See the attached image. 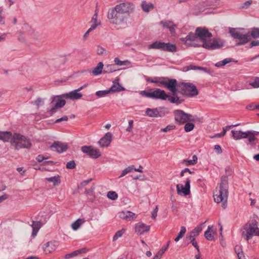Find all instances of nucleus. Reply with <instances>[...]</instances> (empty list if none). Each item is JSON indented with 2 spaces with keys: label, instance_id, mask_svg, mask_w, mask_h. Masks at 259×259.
<instances>
[{
  "label": "nucleus",
  "instance_id": "obj_24",
  "mask_svg": "<svg viewBox=\"0 0 259 259\" xmlns=\"http://www.w3.org/2000/svg\"><path fill=\"white\" fill-rule=\"evenodd\" d=\"M162 51L175 52L177 51V48L176 45L174 44L163 42Z\"/></svg>",
  "mask_w": 259,
  "mask_h": 259
},
{
  "label": "nucleus",
  "instance_id": "obj_31",
  "mask_svg": "<svg viewBox=\"0 0 259 259\" xmlns=\"http://www.w3.org/2000/svg\"><path fill=\"white\" fill-rule=\"evenodd\" d=\"M238 125H239V124H234V125H227L225 127H224L223 128V131L222 132V133H218L217 134H216L214 137L215 138H221V137H223L225 135L227 131L228 130H229L230 127H235V126H238Z\"/></svg>",
  "mask_w": 259,
  "mask_h": 259
},
{
  "label": "nucleus",
  "instance_id": "obj_42",
  "mask_svg": "<svg viewBox=\"0 0 259 259\" xmlns=\"http://www.w3.org/2000/svg\"><path fill=\"white\" fill-rule=\"evenodd\" d=\"M110 93L109 90L104 91H99L96 92V95L99 98L106 96L107 94Z\"/></svg>",
  "mask_w": 259,
  "mask_h": 259
},
{
  "label": "nucleus",
  "instance_id": "obj_48",
  "mask_svg": "<svg viewBox=\"0 0 259 259\" xmlns=\"http://www.w3.org/2000/svg\"><path fill=\"white\" fill-rule=\"evenodd\" d=\"M187 36V38L188 39V40H190V41H195L198 38L197 35H196V32L194 33H192V32H190Z\"/></svg>",
  "mask_w": 259,
  "mask_h": 259
},
{
  "label": "nucleus",
  "instance_id": "obj_62",
  "mask_svg": "<svg viewBox=\"0 0 259 259\" xmlns=\"http://www.w3.org/2000/svg\"><path fill=\"white\" fill-rule=\"evenodd\" d=\"M133 123L134 121L133 120H130L128 121V126L126 128V131L128 132H131L132 131V128L133 127Z\"/></svg>",
  "mask_w": 259,
  "mask_h": 259
},
{
  "label": "nucleus",
  "instance_id": "obj_37",
  "mask_svg": "<svg viewBox=\"0 0 259 259\" xmlns=\"http://www.w3.org/2000/svg\"><path fill=\"white\" fill-rule=\"evenodd\" d=\"M84 222V221L83 219H78L77 220H76L75 222L72 224L71 227L72 229L74 230H77L80 226L81 224Z\"/></svg>",
  "mask_w": 259,
  "mask_h": 259
},
{
  "label": "nucleus",
  "instance_id": "obj_38",
  "mask_svg": "<svg viewBox=\"0 0 259 259\" xmlns=\"http://www.w3.org/2000/svg\"><path fill=\"white\" fill-rule=\"evenodd\" d=\"M134 166L133 165H130L128 166L127 167L125 168L122 171L121 174L119 176V178H121L124 176H125L128 173L132 171L133 170H134Z\"/></svg>",
  "mask_w": 259,
  "mask_h": 259
},
{
  "label": "nucleus",
  "instance_id": "obj_10",
  "mask_svg": "<svg viewBox=\"0 0 259 259\" xmlns=\"http://www.w3.org/2000/svg\"><path fill=\"white\" fill-rule=\"evenodd\" d=\"M165 110L164 107L154 109L147 108L146 110V114L150 117H162L165 115Z\"/></svg>",
  "mask_w": 259,
  "mask_h": 259
},
{
  "label": "nucleus",
  "instance_id": "obj_18",
  "mask_svg": "<svg viewBox=\"0 0 259 259\" xmlns=\"http://www.w3.org/2000/svg\"><path fill=\"white\" fill-rule=\"evenodd\" d=\"M231 133L232 134L233 139L236 140L247 138L248 136V134L251 133L250 131L243 132L241 131L235 130H232Z\"/></svg>",
  "mask_w": 259,
  "mask_h": 259
},
{
  "label": "nucleus",
  "instance_id": "obj_50",
  "mask_svg": "<svg viewBox=\"0 0 259 259\" xmlns=\"http://www.w3.org/2000/svg\"><path fill=\"white\" fill-rule=\"evenodd\" d=\"M114 62L116 65L122 66V65H126L128 62L127 61H120L118 58H115L114 59Z\"/></svg>",
  "mask_w": 259,
  "mask_h": 259
},
{
  "label": "nucleus",
  "instance_id": "obj_19",
  "mask_svg": "<svg viewBox=\"0 0 259 259\" xmlns=\"http://www.w3.org/2000/svg\"><path fill=\"white\" fill-rule=\"evenodd\" d=\"M53 150L59 153H62L65 151L68 146L66 144L60 142L59 141L55 142L51 146Z\"/></svg>",
  "mask_w": 259,
  "mask_h": 259
},
{
  "label": "nucleus",
  "instance_id": "obj_54",
  "mask_svg": "<svg viewBox=\"0 0 259 259\" xmlns=\"http://www.w3.org/2000/svg\"><path fill=\"white\" fill-rule=\"evenodd\" d=\"M249 84L254 88H259V77H256L254 81L250 82Z\"/></svg>",
  "mask_w": 259,
  "mask_h": 259
},
{
  "label": "nucleus",
  "instance_id": "obj_40",
  "mask_svg": "<svg viewBox=\"0 0 259 259\" xmlns=\"http://www.w3.org/2000/svg\"><path fill=\"white\" fill-rule=\"evenodd\" d=\"M116 71V69L115 68L114 65H108L106 66L105 69L103 71V73H110Z\"/></svg>",
  "mask_w": 259,
  "mask_h": 259
},
{
  "label": "nucleus",
  "instance_id": "obj_64",
  "mask_svg": "<svg viewBox=\"0 0 259 259\" xmlns=\"http://www.w3.org/2000/svg\"><path fill=\"white\" fill-rule=\"evenodd\" d=\"M163 254V251L162 250H159L152 259H160L161 257Z\"/></svg>",
  "mask_w": 259,
  "mask_h": 259
},
{
  "label": "nucleus",
  "instance_id": "obj_45",
  "mask_svg": "<svg viewBox=\"0 0 259 259\" xmlns=\"http://www.w3.org/2000/svg\"><path fill=\"white\" fill-rule=\"evenodd\" d=\"M250 35L253 38L259 37V28H253L251 31Z\"/></svg>",
  "mask_w": 259,
  "mask_h": 259
},
{
  "label": "nucleus",
  "instance_id": "obj_14",
  "mask_svg": "<svg viewBox=\"0 0 259 259\" xmlns=\"http://www.w3.org/2000/svg\"><path fill=\"white\" fill-rule=\"evenodd\" d=\"M168 97V95L165 92L159 89L152 90V99H160L165 100Z\"/></svg>",
  "mask_w": 259,
  "mask_h": 259
},
{
  "label": "nucleus",
  "instance_id": "obj_63",
  "mask_svg": "<svg viewBox=\"0 0 259 259\" xmlns=\"http://www.w3.org/2000/svg\"><path fill=\"white\" fill-rule=\"evenodd\" d=\"M34 104H35L37 107H39V106L42 104V100L40 98H38L36 100L34 101Z\"/></svg>",
  "mask_w": 259,
  "mask_h": 259
},
{
  "label": "nucleus",
  "instance_id": "obj_21",
  "mask_svg": "<svg viewBox=\"0 0 259 259\" xmlns=\"http://www.w3.org/2000/svg\"><path fill=\"white\" fill-rule=\"evenodd\" d=\"M150 226H147L143 223H138L135 226V232L139 235L148 232L150 230Z\"/></svg>",
  "mask_w": 259,
  "mask_h": 259
},
{
  "label": "nucleus",
  "instance_id": "obj_26",
  "mask_svg": "<svg viewBox=\"0 0 259 259\" xmlns=\"http://www.w3.org/2000/svg\"><path fill=\"white\" fill-rule=\"evenodd\" d=\"M212 229V226H208L207 230L204 232L205 238L209 241H212L214 239L213 234L214 232Z\"/></svg>",
  "mask_w": 259,
  "mask_h": 259
},
{
  "label": "nucleus",
  "instance_id": "obj_25",
  "mask_svg": "<svg viewBox=\"0 0 259 259\" xmlns=\"http://www.w3.org/2000/svg\"><path fill=\"white\" fill-rule=\"evenodd\" d=\"M177 92H175V93H172L173 96H170L168 95V97L167 99L172 103H175L177 105L181 104L184 100L183 99H181L179 97H178L176 95Z\"/></svg>",
  "mask_w": 259,
  "mask_h": 259
},
{
  "label": "nucleus",
  "instance_id": "obj_47",
  "mask_svg": "<svg viewBox=\"0 0 259 259\" xmlns=\"http://www.w3.org/2000/svg\"><path fill=\"white\" fill-rule=\"evenodd\" d=\"M140 94L144 97H146L152 99V90L149 91H141Z\"/></svg>",
  "mask_w": 259,
  "mask_h": 259
},
{
  "label": "nucleus",
  "instance_id": "obj_39",
  "mask_svg": "<svg viewBox=\"0 0 259 259\" xmlns=\"http://www.w3.org/2000/svg\"><path fill=\"white\" fill-rule=\"evenodd\" d=\"M187 70H200L206 72L207 69L206 68L199 67L195 65H191L187 67Z\"/></svg>",
  "mask_w": 259,
  "mask_h": 259
},
{
  "label": "nucleus",
  "instance_id": "obj_17",
  "mask_svg": "<svg viewBox=\"0 0 259 259\" xmlns=\"http://www.w3.org/2000/svg\"><path fill=\"white\" fill-rule=\"evenodd\" d=\"M202 47L208 50H215L220 48L222 45H220L217 41H207L206 39L203 40Z\"/></svg>",
  "mask_w": 259,
  "mask_h": 259
},
{
  "label": "nucleus",
  "instance_id": "obj_53",
  "mask_svg": "<svg viewBox=\"0 0 259 259\" xmlns=\"http://www.w3.org/2000/svg\"><path fill=\"white\" fill-rule=\"evenodd\" d=\"M94 189L95 188L94 187H92L89 189H86L84 193L88 196H93L94 197Z\"/></svg>",
  "mask_w": 259,
  "mask_h": 259
},
{
  "label": "nucleus",
  "instance_id": "obj_58",
  "mask_svg": "<svg viewBox=\"0 0 259 259\" xmlns=\"http://www.w3.org/2000/svg\"><path fill=\"white\" fill-rule=\"evenodd\" d=\"M97 16H98V13H97V11L96 10L95 11V14L93 15L92 18V20H91V23L93 24H98V22H97ZM100 24V23H98V25Z\"/></svg>",
  "mask_w": 259,
  "mask_h": 259
},
{
  "label": "nucleus",
  "instance_id": "obj_16",
  "mask_svg": "<svg viewBox=\"0 0 259 259\" xmlns=\"http://www.w3.org/2000/svg\"><path fill=\"white\" fill-rule=\"evenodd\" d=\"M59 243L56 241H52L47 242L44 244L43 248L44 251L46 254H49L56 250L58 246Z\"/></svg>",
  "mask_w": 259,
  "mask_h": 259
},
{
  "label": "nucleus",
  "instance_id": "obj_52",
  "mask_svg": "<svg viewBox=\"0 0 259 259\" xmlns=\"http://www.w3.org/2000/svg\"><path fill=\"white\" fill-rule=\"evenodd\" d=\"M98 26V24H92L91 27L87 30L85 33L84 35V37L85 38L88 36L89 34L91 31L95 29Z\"/></svg>",
  "mask_w": 259,
  "mask_h": 259
},
{
  "label": "nucleus",
  "instance_id": "obj_15",
  "mask_svg": "<svg viewBox=\"0 0 259 259\" xmlns=\"http://www.w3.org/2000/svg\"><path fill=\"white\" fill-rule=\"evenodd\" d=\"M82 97L81 93H78L76 90L72 91L68 93L63 94L61 95L57 96L56 97L70 99L72 100H78Z\"/></svg>",
  "mask_w": 259,
  "mask_h": 259
},
{
  "label": "nucleus",
  "instance_id": "obj_1",
  "mask_svg": "<svg viewBox=\"0 0 259 259\" xmlns=\"http://www.w3.org/2000/svg\"><path fill=\"white\" fill-rule=\"evenodd\" d=\"M228 178L226 176L222 177L219 187V190H216V193H214V200L218 203H222V207L225 209L227 206V199L228 197Z\"/></svg>",
  "mask_w": 259,
  "mask_h": 259
},
{
  "label": "nucleus",
  "instance_id": "obj_20",
  "mask_svg": "<svg viewBox=\"0 0 259 259\" xmlns=\"http://www.w3.org/2000/svg\"><path fill=\"white\" fill-rule=\"evenodd\" d=\"M112 135L110 133H106L98 142L100 147H108L111 143Z\"/></svg>",
  "mask_w": 259,
  "mask_h": 259
},
{
  "label": "nucleus",
  "instance_id": "obj_9",
  "mask_svg": "<svg viewBox=\"0 0 259 259\" xmlns=\"http://www.w3.org/2000/svg\"><path fill=\"white\" fill-rule=\"evenodd\" d=\"M81 149L83 153L93 158H97L101 156L100 150L97 148H94L91 146H83Z\"/></svg>",
  "mask_w": 259,
  "mask_h": 259
},
{
  "label": "nucleus",
  "instance_id": "obj_56",
  "mask_svg": "<svg viewBox=\"0 0 259 259\" xmlns=\"http://www.w3.org/2000/svg\"><path fill=\"white\" fill-rule=\"evenodd\" d=\"M176 126L173 125H168L165 128L161 129V131L163 132H167V131L175 129Z\"/></svg>",
  "mask_w": 259,
  "mask_h": 259
},
{
  "label": "nucleus",
  "instance_id": "obj_11",
  "mask_svg": "<svg viewBox=\"0 0 259 259\" xmlns=\"http://www.w3.org/2000/svg\"><path fill=\"white\" fill-rule=\"evenodd\" d=\"M116 9H119L124 15L132 13L135 9V5L130 2L122 3L116 6Z\"/></svg>",
  "mask_w": 259,
  "mask_h": 259
},
{
  "label": "nucleus",
  "instance_id": "obj_22",
  "mask_svg": "<svg viewBox=\"0 0 259 259\" xmlns=\"http://www.w3.org/2000/svg\"><path fill=\"white\" fill-rule=\"evenodd\" d=\"M119 217L123 220L131 221L136 218V214L130 211H124L120 213Z\"/></svg>",
  "mask_w": 259,
  "mask_h": 259
},
{
  "label": "nucleus",
  "instance_id": "obj_46",
  "mask_svg": "<svg viewBox=\"0 0 259 259\" xmlns=\"http://www.w3.org/2000/svg\"><path fill=\"white\" fill-rule=\"evenodd\" d=\"M41 223L39 221L35 222L33 221L32 224L31 225V227L32 229L39 230V229L41 228Z\"/></svg>",
  "mask_w": 259,
  "mask_h": 259
},
{
  "label": "nucleus",
  "instance_id": "obj_44",
  "mask_svg": "<svg viewBox=\"0 0 259 259\" xmlns=\"http://www.w3.org/2000/svg\"><path fill=\"white\" fill-rule=\"evenodd\" d=\"M124 231V229H121L116 232L113 237V241H116L119 237L122 236Z\"/></svg>",
  "mask_w": 259,
  "mask_h": 259
},
{
  "label": "nucleus",
  "instance_id": "obj_33",
  "mask_svg": "<svg viewBox=\"0 0 259 259\" xmlns=\"http://www.w3.org/2000/svg\"><path fill=\"white\" fill-rule=\"evenodd\" d=\"M84 250H85V249L83 248L81 249L75 250L70 253H68V254H66L64 256V258L69 259L70 258L75 256L81 253L84 252Z\"/></svg>",
  "mask_w": 259,
  "mask_h": 259
},
{
  "label": "nucleus",
  "instance_id": "obj_28",
  "mask_svg": "<svg viewBox=\"0 0 259 259\" xmlns=\"http://www.w3.org/2000/svg\"><path fill=\"white\" fill-rule=\"evenodd\" d=\"M141 7L143 11L147 13L154 9L153 4L151 3L147 2L145 1L142 2Z\"/></svg>",
  "mask_w": 259,
  "mask_h": 259
},
{
  "label": "nucleus",
  "instance_id": "obj_12",
  "mask_svg": "<svg viewBox=\"0 0 259 259\" xmlns=\"http://www.w3.org/2000/svg\"><path fill=\"white\" fill-rule=\"evenodd\" d=\"M176 188L178 194H183L184 196L189 195L190 193V180L189 178L187 179L185 187L182 184H178Z\"/></svg>",
  "mask_w": 259,
  "mask_h": 259
},
{
  "label": "nucleus",
  "instance_id": "obj_8",
  "mask_svg": "<svg viewBox=\"0 0 259 259\" xmlns=\"http://www.w3.org/2000/svg\"><path fill=\"white\" fill-rule=\"evenodd\" d=\"M229 32L234 38L242 40L241 42L238 43V45H244L248 42L250 40L249 32L246 34H242L237 31L234 28H230Z\"/></svg>",
  "mask_w": 259,
  "mask_h": 259
},
{
  "label": "nucleus",
  "instance_id": "obj_57",
  "mask_svg": "<svg viewBox=\"0 0 259 259\" xmlns=\"http://www.w3.org/2000/svg\"><path fill=\"white\" fill-rule=\"evenodd\" d=\"M250 134H248V136L247 138H248V140L250 143H251L256 140L255 137L253 136V133H252L251 131H250Z\"/></svg>",
  "mask_w": 259,
  "mask_h": 259
},
{
  "label": "nucleus",
  "instance_id": "obj_2",
  "mask_svg": "<svg viewBox=\"0 0 259 259\" xmlns=\"http://www.w3.org/2000/svg\"><path fill=\"white\" fill-rule=\"evenodd\" d=\"M254 236H259V228L258 222L252 219L244 225L242 230V236L248 241Z\"/></svg>",
  "mask_w": 259,
  "mask_h": 259
},
{
  "label": "nucleus",
  "instance_id": "obj_32",
  "mask_svg": "<svg viewBox=\"0 0 259 259\" xmlns=\"http://www.w3.org/2000/svg\"><path fill=\"white\" fill-rule=\"evenodd\" d=\"M163 42L156 41L151 45H149L148 48L149 49H159L162 51Z\"/></svg>",
  "mask_w": 259,
  "mask_h": 259
},
{
  "label": "nucleus",
  "instance_id": "obj_7",
  "mask_svg": "<svg viewBox=\"0 0 259 259\" xmlns=\"http://www.w3.org/2000/svg\"><path fill=\"white\" fill-rule=\"evenodd\" d=\"M174 113L175 119L179 124H184L193 120L192 119V115L191 114L186 113L183 110H176L174 111Z\"/></svg>",
  "mask_w": 259,
  "mask_h": 259
},
{
  "label": "nucleus",
  "instance_id": "obj_59",
  "mask_svg": "<svg viewBox=\"0 0 259 259\" xmlns=\"http://www.w3.org/2000/svg\"><path fill=\"white\" fill-rule=\"evenodd\" d=\"M234 249L237 255L242 254L243 251L241 246L236 245L234 248Z\"/></svg>",
  "mask_w": 259,
  "mask_h": 259
},
{
  "label": "nucleus",
  "instance_id": "obj_13",
  "mask_svg": "<svg viewBox=\"0 0 259 259\" xmlns=\"http://www.w3.org/2000/svg\"><path fill=\"white\" fill-rule=\"evenodd\" d=\"M197 37L203 41L212 36V34L205 27H198L195 30Z\"/></svg>",
  "mask_w": 259,
  "mask_h": 259
},
{
  "label": "nucleus",
  "instance_id": "obj_34",
  "mask_svg": "<svg viewBox=\"0 0 259 259\" xmlns=\"http://www.w3.org/2000/svg\"><path fill=\"white\" fill-rule=\"evenodd\" d=\"M46 180L49 182L53 183L54 186H57L61 183L60 177L59 176L47 178Z\"/></svg>",
  "mask_w": 259,
  "mask_h": 259
},
{
  "label": "nucleus",
  "instance_id": "obj_43",
  "mask_svg": "<svg viewBox=\"0 0 259 259\" xmlns=\"http://www.w3.org/2000/svg\"><path fill=\"white\" fill-rule=\"evenodd\" d=\"M107 197L108 198L114 200L117 198L118 195L115 192L109 191L107 193Z\"/></svg>",
  "mask_w": 259,
  "mask_h": 259
},
{
  "label": "nucleus",
  "instance_id": "obj_60",
  "mask_svg": "<svg viewBox=\"0 0 259 259\" xmlns=\"http://www.w3.org/2000/svg\"><path fill=\"white\" fill-rule=\"evenodd\" d=\"M160 77H156L153 78H148L147 79V81L150 82L158 83L159 79H160Z\"/></svg>",
  "mask_w": 259,
  "mask_h": 259
},
{
  "label": "nucleus",
  "instance_id": "obj_29",
  "mask_svg": "<svg viewBox=\"0 0 259 259\" xmlns=\"http://www.w3.org/2000/svg\"><path fill=\"white\" fill-rule=\"evenodd\" d=\"M13 138V136L10 132H0V140L4 142L10 141Z\"/></svg>",
  "mask_w": 259,
  "mask_h": 259
},
{
  "label": "nucleus",
  "instance_id": "obj_55",
  "mask_svg": "<svg viewBox=\"0 0 259 259\" xmlns=\"http://www.w3.org/2000/svg\"><path fill=\"white\" fill-rule=\"evenodd\" d=\"M160 24L162 25L163 27L168 28L170 25L172 24V21H161Z\"/></svg>",
  "mask_w": 259,
  "mask_h": 259
},
{
  "label": "nucleus",
  "instance_id": "obj_49",
  "mask_svg": "<svg viewBox=\"0 0 259 259\" xmlns=\"http://www.w3.org/2000/svg\"><path fill=\"white\" fill-rule=\"evenodd\" d=\"M66 167L67 169H74L76 167V163L74 160L70 161L67 163Z\"/></svg>",
  "mask_w": 259,
  "mask_h": 259
},
{
  "label": "nucleus",
  "instance_id": "obj_61",
  "mask_svg": "<svg viewBox=\"0 0 259 259\" xmlns=\"http://www.w3.org/2000/svg\"><path fill=\"white\" fill-rule=\"evenodd\" d=\"M177 27L176 25L174 24L172 22V24L168 28L171 34L175 33V28Z\"/></svg>",
  "mask_w": 259,
  "mask_h": 259
},
{
  "label": "nucleus",
  "instance_id": "obj_41",
  "mask_svg": "<svg viewBox=\"0 0 259 259\" xmlns=\"http://www.w3.org/2000/svg\"><path fill=\"white\" fill-rule=\"evenodd\" d=\"M194 127V124L191 122H186L184 130L186 132H189L193 130Z\"/></svg>",
  "mask_w": 259,
  "mask_h": 259
},
{
  "label": "nucleus",
  "instance_id": "obj_30",
  "mask_svg": "<svg viewBox=\"0 0 259 259\" xmlns=\"http://www.w3.org/2000/svg\"><path fill=\"white\" fill-rule=\"evenodd\" d=\"M103 63L101 62H99L97 66L93 70V74L95 76L101 74L103 72Z\"/></svg>",
  "mask_w": 259,
  "mask_h": 259
},
{
  "label": "nucleus",
  "instance_id": "obj_36",
  "mask_svg": "<svg viewBox=\"0 0 259 259\" xmlns=\"http://www.w3.org/2000/svg\"><path fill=\"white\" fill-rule=\"evenodd\" d=\"M186 232V228L184 226H182L181 227V230H180V232L179 233L178 235L177 236V237H176L175 238V241L176 242L179 241L181 239H182L183 237Z\"/></svg>",
  "mask_w": 259,
  "mask_h": 259
},
{
  "label": "nucleus",
  "instance_id": "obj_27",
  "mask_svg": "<svg viewBox=\"0 0 259 259\" xmlns=\"http://www.w3.org/2000/svg\"><path fill=\"white\" fill-rule=\"evenodd\" d=\"M203 224H204V223L195 228L192 231H191L190 235L187 237L189 239H191L193 237H196L198 236L199 233L202 230V225Z\"/></svg>",
  "mask_w": 259,
  "mask_h": 259
},
{
  "label": "nucleus",
  "instance_id": "obj_3",
  "mask_svg": "<svg viewBox=\"0 0 259 259\" xmlns=\"http://www.w3.org/2000/svg\"><path fill=\"white\" fill-rule=\"evenodd\" d=\"M11 144L16 150L22 148L29 149L32 144L30 139L19 134H14L11 140Z\"/></svg>",
  "mask_w": 259,
  "mask_h": 259
},
{
  "label": "nucleus",
  "instance_id": "obj_23",
  "mask_svg": "<svg viewBox=\"0 0 259 259\" xmlns=\"http://www.w3.org/2000/svg\"><path fill=\"white\" fill-rule=\"evenodd\" d=\"M124 90V89L120 85L118 82V79H115L114 81H113L112 87L110 89H109L110 93L116 92H119Z\"/></svg>",
  "mask_w": 259,
  "mask_h": 259
},
{
  "label": "nucleus",
  "instance_id": "obj_35",
  "mask_svg": "<svg viewBox=\"0 0 259 259\" xmlns=\"http://www.w3.org/2000/svg\"><path fill=\"white\" fill-rule=\"evenodd\" d=\"M57 96H55L53 97V99L52 102L56 100V98H59L57 101V102L55 104L56 108H62L66 104V101L65 100H61V98L56 97Z\"/></svg>",
  "mask_w": 259,
  "mask_h": 259
},
{
  "label": "nucleus",
  "instance_id": "obj_6",
  "mask_svg": "<svg viewBox=\"0 0 259 259\" xmlns=\"http://www.w3.org/2000/svg\"><path fill=\"white\" fill-rule=\"evenodd\" d=\"M157 85L159 87L164 86L171 91L172 93L178 92L177 89V81L175 79H170L168 77H160Z\"/></svg>",
  "mask_w": 259,
  "mask_h": 259
},
{
  "label": "nucleus",
  "instance_id": "obj_51",
  "mask_svg": "<svg viewBox=\"0 0 259 259\" xmlns=\"http://www.w3.org/2000/svg\"><path fill=\"white\" fill-rule=\"evenodd\" d=\"M190 240V243L192 244V245L196 248L197 251H199V247L197 244V242L195 239V237H192L191 239H189Z\"/></svg>",
  "mask_w": 259,
  "mask_h": 259
},
{
  "label": "nucleus",
  "instance_id": "obj_4",
  "mask_svg": "<svg viewBox=\"0 0 259 259\" xmlns=\"http://www.w3.org/2000/svg\"><path fill=\"white\" fill-rule=\"evenodd\" d=\"M177 87L178 92L188 97H194L198 94L196 87L191 83L181 82L177 83Z\"/></svg>",
  "mask_w": 259,
  "mask_h": 259
},
{
  "label": "nucleus",
  "instance_id": "obj_5",
  "mask_svg": "<svg viewBox=\"0 0 259 259\" xmlns=\"http://www.w3.org/2000/svg\"><path fill=\"white\" fill-rule=\"evenodd\" d=\"M108 18L111 23L117 25L123 23L126 19L124 15L118 9H117L116 6L109 11Z\"/></svg>",
  "mask_w": 259,
  "mask_h": 259
}]
</instances>
